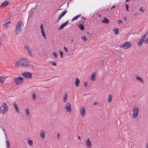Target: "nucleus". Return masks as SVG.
Masks as SVG:
<instances>
[{"label": "nucleus", "instance_id": "8", "mask_svg": "<svg viewBox=\"0 0 148 148\" xmlns=\"http://www.w3.org/2000/svg\"><path fill=\"white\" fill-rule=\"evenodd\" d=\"M65 109L66 110L67 112H68L69 113L71 112V105L70 103H67L65 106Z\"/></svg>", "mask_w": 148, "mask_h": 148}, {"label": "nucleus", "instance_id": "4", "mask_svg": "<svg viewBox=\"0 0 148 148\" xmlns=\"http://www.w3.org/2000/svg\"><path fill=\"white\" fill-rule=\"evenodd\" d=\"M0 110L1 112L3 114L7 112L8 107L6 104L5 102H3V106L0 107Z\"/></svg>", "mask_w": 148, "mask_h": 148}, {"label": "nucleus", "instance_id": "42", "mask_svg": "<svg viewBox=\"0 0 148 148\" xmlns=\"http://www.w3.org/2000/svg\"><path fill=\"white\" fill-rule=\"evenodd\" d=\"M18 65H20V64H19V62H16L15 63V66H17Z\"/></svg>", "mask_w": 148, "mask_h": 148}, {"label": "nucleus", "instance_id": "60", "mask_svg": "<svg viewBox=\"0 0 148 148\" xmlns=\"http://www.w3.org/2000/svg\"><path fill=\"white\" fill-rule=\"evenodd\" d=\"M148 32H147L146 34H144L145 36H146L147 35V34Z\"/></svg>", "mask_w": 148, "mask_h": 148}, {"label": "nucleus", "instance_id": "24", "mask_svg": "<svg viewBox=\"0 0 148 148\" xmlns=\"http://www.w3.org/2000/svg\"><path fill=\"white\" fill-rule=\"evenodd\" d=\"M113 30L115 32L114 33L116 34H119V32L118 28H114Z\"/></svg>", "mask_w": 148, "mask_h": 148}, {"label": "nucleus", "instance_id": "15", "mask_svg": "<svg viewBox=\"0 0 148 148\" xmlns=\"http://www.w3.org/2000/svg\"><path fill=\"white\" fill-rule=\"evenodd\" d=\"M9 4V2L8 1H5L3 2L1 5V7H4L7 6Z\"/></svg>", "mask_w": 148, "mask_h": 148}, {"label": "nucleus", "instance_id": "17", "mask_svg": "<svg viewBox=\"0 0 148 148\" xmlns=\"http://www.w3.org/2000/svg\"><path fill=\"white\" fill-rule=\"evenodd\" d=\"M95 75H96L95 72L93 73L91 75V79L92 81H94L95 80Z\"/></svg>", "mask_w": 148, "mask_h": 148}, {"label": "nucleus", "instance_id": "1", "mask_svg": "<svg viewBox=\"0 0 148 148\" xmlns=\"http://www.w3.org/2000/svg\"><path fill=\"white\" fill-rule=\"evenodd\" d=\"M23 26V24L22 21H19L15 27V34H18L21 31V27Z\"/></svg>", "mask_w": 148, "mask_h": 148}, {"label": "nucleus", "instance_id": "43", "mask_svg": "<svg viewBox=\"0 0 148 148\" xmlns=\"http://www.w3.org/2000/svg\"><path fill=\"white\" fill-rule=\"evenodd\" d=\"M125 5H126V8L127 10V11H129V10H128L129 6H128V5L127 4H126Z\"/></svg>", "mask_w": 148, "mask_h": 148}, {"label": "nucleus", "instance_id": "10", "mask_svg": "<svg viewBox=\"0 0 148 148\" xmlns=\"http://www.w3.org/2000/svg\"><path fill=\"white\" fill-rule=\"evenodd\" d=\"M80 113L81 114L82 116V117H84L85 114V110L84 107L82 106L80 107Z\"/></svg>", "mask_w": 148, "mask_h": 148}, {"label": "nucleus", "instance_id": "37", "mask_svg": "<svg viewBox=\"0 0 148 148\" xmlns=\"http://www.w3.org/2000/svg\"><path fill=\"white\" fill-rule=\"evenodd\" d=\"M0 78H1V77L0 76ZM5 81V79H2L0 78V82L1 83H3Z\"/></svg>", "mask_w": 148, "mask_h": 148}, {"label": "nucleus", "instance_id": "38", "mask_svg": "<svg viewBox=\"0 0 148 148\" xmlns=\"http://www.w3.org/2000/svg\"><path fill=\"white\" fill-rule=\"evenodd\" d=\"M6 143L7 145L8 148H10V142L8 140L6 141Z\"/></svg>", "mask_w": 148, "mask_h": 148}, {"label": "nucleus", "instance_id": "20", "mask_svg": "<svg viewBox=\"0 0 148 148\" xmlns=\"http://www.w3.org/2000/svg\"><path fill=\"white\" fill-rule=\"evenodd\" d=\"M79 27L82 30H84V26L82 24H80L79 25Z\"/></svg>", "mask_w": 148, "mask_h": 148}, {"label": "nucleus", "instance_id": "51", "mask_svg": "<svg viewBox=\"0 0 148 148\" xmlns=\"http://www.w3.org/2000/svg\"><path fill=\"white\" fill-rule=\"evenodd\" d=\"M87 83L86 82H84V86L86 87L87 86Z\"/></svg>", "mask_w": 148, "mask_h": 148}, {"label": "nucleus", "instance_id": "59", "mask_svg": "<svg viewBox=\"0 0 148 148\" xmlns=\"http://www.w3.org/2000/svg\"><path fill=\"white\" fill-rule=\"evenodd\" d=\"M130 0H126L125 2H127L128 1H129Z\"/></svg>", "mask_w": 148, "mask_h": 148}, {"label": "nucleus", "instance_id": "52", "mask_svg": "<svg viewBox=\"0 0 148 148\" xmlns=\"http://www.w3.org/2000/svg\"><path fill=\"white\" fill-rule=\"evenodd\" d=\"M57 137L58 139H59L60 137H59V133H58L57 134Z\"/></svg>", "mask_w": 148, "mask_h": 148}, {"label": "nucleus", "instance_id": "19", "mask_svg": "<svg viewBox=\"0 0 148 148\" xmlns=\"http://www.w3.org/2000/svg\"><path fill=\"white\" fill-rule=\"evenodd\" d=\"M143 41H144L143 40L140 39L138 42V46H139L140 47H141Z\"/></svg>", "mask_w": 148, "mask_h": 148}, {"label": "nucleus", "instance_id": "16", "mask_svg": "<svg viewBox=\"0 0 148 148\" xmlns=\"http://www.w3.org/2000/svg\"><path fill=\"white\" fill-rule=\"evenodd\" d=\"M80 81L79 79L77 78L75 82V84L77 87H78L79 86Z\"/></svg>", "mask_w": 148, "mask_h": 148}, {"label": "nucleus", "instance_id": "12", "mask_svg": "<svg viewBox=\"0 0 148 148\" xmlns=\"http://www.w3.org/2000/svg\"><path fill=\"white\" fill-rule=\"evenodd\" d=\"M43 24H41L40 25V29H41V33H42V35L44 37V38L45 39L46 38V37H45L46 35L45 33V32L44 31V28L43 27Z\"/></svg>", "mask_w": 148, "mask_h": 148}, {"label": "nucleus", "instance_id": "28", "mask_svg": "<svg viewBox=\"0 0 148 148\" xmlns=\"http://www.w3.org/2000/svg\"><path fill=\"white\" fill-rule=\"evenodd\" d=\"M25 111L26 113V114H27L28 115H29V109L26 108L25 110Z\"/></svg>", "mask_w": 148, "mask_h": 148}, {"label": "nucleus", "instance_id": "7", "mask_svg": "<svg viewBox=\"0 0 148 148\" xmlns=\"http://www.w3.org/2000/svg\"><path fill=\"white\" fill-rule=\"evenodd\" d=\"M22 75L25 78H31L32 75L31 73L29 72H25L22 73Z\"/></svg>", "mask_w": 148, "mask_h": 148}, {"label": "nucleus", "instance_id": "34", "mask_svg": "<svg viewBox=\"0 0 148 148\" xmlns=\"http://www.w3.org/2000/svg\"><path fill=\"white\" fill-rule=\"evenodd\" d=\"M59 51L60 52V55L61 57V58H63V53L60 50H59Z\"/></svg>", "mask_w": 148, "mask_h": 148}, {"label": "nucleus", "instance_id": "26", "mask_svg": "<svg viewBox=\"0 0 148 148\" xmlns=\"http://www.w3.org/2000/svg\"><path fill=\"white\" fill-rule=\"evenodd\" d=\"M67 94L66 93L65 94V96L63 98V100L64 101V102H65L67 100Z\"/></svg>", "mask_w": 148, "mask_h": 148}, {"label": "nucleus", "instance_id": "53", "mask_svg": "<svg viewBox=\"0 0 148 148\" xmlns=\"http://www.w3.org/2000/svg\"><path fill=\"white\" fill-rule=\"evenodd\" d=\"M96 15V16H99V17L101 18V15L100 14H97Z\"/></svg>", "mask_w": 148, "mask_h": 148}, {"label": "nucleus", "instance_id": "54", "mask_svg": "<svg viewBox=\"0 0 148 148\" xmlns=\"http://www.w3.org/2000/svg\"><path fill=\"white\" fill-rule=\"evenodd\" d=\"M78 139H79V140H81V139H80V136L79 135V136H78Z\"/></svg>", "mask_w": 148, "mask_h": 148}, {"label": "nucleus", "instance_id": "32", "mask_svg": "<svg viewBox=\"0 0 148 148\" xmlns=\"http://www.w3.org/2000/svg\"><path fill=\"white\" fill-rule=\"evenodd\" d=\"M69 22V21H67L66 22H65L64 23L62 24V25L64 27H65L66 25L68 24Z\"/></svg>", "mask_w": 148, "mask_h": 148}, {"label": "nucleus", "instance_id": "29", "mask_svg": "<svg viewBox=\"0 0 148 148\" xmlns=\"http://www.w3.org/2000/svg\"><path fill=\"white\" fill-rule=\"evenodd\" d=\"M28 143L30 145H32L33 144V142L31 140H28Z\"/></svg>", "mask_w": 148, "mask_h": 148}, {"label": "nucleus", "instance_id": "27", "mask_svg": "<svg viewBox=\"0 0 148 148\" xmlns=\"http://www.w3.org/2000/svg\"><path fill=\"white\" fill-rule=\"evenodd\" d=\"M52 54L55 58H57L58 54L55 52H53L52 53Z\"/></svg>", "mask_w": 148, "mask_h": 148}, {"label": "nucleus", "instance_id": "62", "mask_svg": "<svg viewBox=\"0 0 148 148\" xmlns=\"http://www.w3.org/2000/svg\"><path fill=\"white\" fill-rule=\"evenodd\" d=\"M122 18H124V19H125V18H125V17H123Z\"/></svg>", "mask_w": 148, "mask_h": 148}, {"label": "nucleus", "instance_id": "44", "mask_svg": "<svg viewBox=\"0 0 148 148\" xmlns=\"http://www.w3.org/2000/svg\"><path fill=\"white\" fill-rule=\"evenodd\" d=\"M146 36H145V35H144L141 38V40L144 41V40L145 38L146 37Z\"/></svg>", "mask_w": 148, "mask_h": 148}, {"label": "nucleus", "instance_id": "36", "mask_svg": "<svg viewBox=\"0 0 148 148\" xmlns=\"http://www.w3.org/2000/svg\"><path fill=\"white\" fill-rule=\"evenodd\" d=\"M80 16H81L80 14L77 15L73 17V18H79L80 17Z\"/></svg>", "mask_w": 148, "mask_h": 148}, {"label": "nucleus", "instance_id": "64", "mask_svg": "<svg viewBox=\"0 0 148 148\" xmlns=\"http://www.w3.org/2000/svg\"><path fill=\"white\" fill-rule=\"evenodd\" d=\"M1 43L0 42V47H1Z\"/></svg>", "mask_w": 148, "mask_h": 148}, {"label": "nucleus", "instance_id": "11", "mask_svg": "<svg viewBox=\"0 0 148 148\" xmlns=\"http://www.w3.org/2000/svg\"><path fill=\"white\" fill-rule=\"evenodd\" d=\"M86 143L87 148H90L92 147L91 142L88 138L86 140Z\"/></svg>", "mask_w": 148, "mask_h": 148}, {"label": "nucleus", "instance_id": "3", "mask_svg": "<svg viewBox=\"0 0 148 148\" xmlns=\"http://www.w3.org/2000/svg\"><path fill=\"white\" fill-rule=\"evenodd\" d=\"M14 81L17 85L22 84L23 82V78L21 77H17L14 79Z\"/></svg>", "mask_w": 148, "mask_h": 148}, {"label": "nucleus", "instance_id": "23", "mask_svg": "<svg viewBox=\"0 0 148 148\" xmlns=\"http://www.w3.org/2000/svg\"><path fill=\"white\" fill-rule=\"evenodd\" d=\"M24 48L26 49L28 51V53L30 55H31L32 53L31 51L29 50V49H28V47L27 46H25Z\"/></svg>", "mask_w": 148, "mask_h": 148}, {"label": "nucleus", "instance_id": "39", "mask_svg": "<svg viewBox=\"0 0 148 148\" xmlns=\"http://www.w3.org/2000/svg\"><path fill=\"white\" fill-rule=\"evenodd\" d=\"M144 42L145 44H147L148 43V36H147V37L146 39L144 41Z\"/></svg>", "mask_w": 148, "mask_h": 148}, {"label": "nucleus", "instance_id": "48", "mask_svg": "<svg viewBox=\"0 0 148 148\" xmlns=\"http://www.w3.org/2000/svg\"><path fill=\"white\" fill-rule=\"evenodd\" d=\"M139 10H140V11L142 12H144V10H143V9L142 8V7L140 8Z\"/></svg>", "mask_w": 148, "mask_h": 148}, {"label": "nucleus", "instance_id": "25", "mask_svg": "<svg viewBox=\"0 0 148 148\" xmlns=\"http://www.w3.org/2000/svg\"><path fill=\"white\" fill-rule=\"evenodd\" d=\"M40 136L41 138H45V134L44 132L43 131H41Z\"/></svg>", "mask_w": 148, "mask_h": 148}, {"label": "nucleus", "instance_id": "45", "mask_svg": "<svg viewBox=\"0 0 148 148\" xmlns=\"http://www.w3.org/2000/svg\"><path fill=\"white\" fill-rule=\"evenodd\" d=\"M64 27L62 25H61L60 26V27L58 28V29H63Z\"/></svg>", "mask_w": 148, "mask_h": 148}, {"label": "nucleus", "instance_id": "49", "mask_svg": "<svg viewBox=\"0 0 148 148\" xmlns=\"http://www.w3.org/2000/svg\"><path fill=\"white\" fill-rule=\"evenodd\" d=\"M125 23H128L129 22V19H124Z\"/></svg>", "mask_w": 148, "mask_h": 148}, {"label": "nucleus", "instance_id": "41", "mask_svg": "<svg viewBox=\"0 0 148 148\" xmlns=\"http://www.w3.org/2000/svg\"><path fill=\"white\" fill-rule=\"evenodd\" d=\"M82 38L83 40L84 41L87 40V39H86V37L85 36H82Z\"/></svg>", "mask_w": 148, "mask_h": 148}, {"label": "nucleus", "instance_id": "2", "mask_svg": "<svg viewBox=\"0 0 148 148\" xmlns=\"http://www.w3.org/2000/svg\"><path fill=\"white\" fill-rule=\"evenodd\" d=\"M30 63V61L27 60L21 59L19 60V64L20 65L24 67H27L30 66L29 64Z\"/></svg>", "mask_w": 148, "mask_h": 148}, {"label": "nucleus", "instance_id": "47", "mask_svg": "<svg viewBox=\"0 0 148 148\" xmlns=\"http://www.w3.org/2000/svg\"><path fill=\"white\" fill-rule=\"evenodd\" d=\"M64 49L65 52H67L68 51V49L66 47H64Z\"/></svg>", "mask_w": 148, "mask_h": 148}, {"label": "nucleus", "instance_id": "63", "mask_svg": "<svg viewBox=\"0 0 148 148\" xmlns=\"http://www.w3.org/2000/svg\"><path fill=\"white\" fill-rule=\"evenodd\" d=\"M103 18H107L106 17H104Z\"/></svg>", "mask_w": 148, "mask_h": 148}, {"label": "nucleus", "instance_id": "61", "mask_svg": "<svg viewBox=\"0 0 148 148\" xmlns=\"http://www.w3.org/2000/svg\"><path fill=\"white\" fill-rule=\"evenodd\" d=\"M83 18V19H84V18H84V17H83L82 18Z\"/></svg>", "mask_w": 148, "mask_h": 148}, {"label": "nucleus", "instance_id": "40", "mask_svg": "<svg viewBox=\"0 0 148 148\" xmlns=\"http://www.w3.org/2000/svg\"><path fill=\"white\" fill-rule=\"evenodd\" d=\"M32 97V98L33 99H34V100H36V99H35L36 98V94L35 93H33Z\"/></svg>", "mask_w": 148, "mask_h": 148}, {"label": "nucleus", "instance_id": "22", "mask_svg": "<svg viewBox=\"0 0 148 148\" xmlns=\"http://www.w3.org/2000/svg\"><path fill=\"white\" fill-rule=\"evenodd\" d=\"M112 100V97L110 95H109L108 97V102H110Z\"/></svg>", "mask_w": 148, "mask_h": 148}, {"label": "nucleus", "instance_id": "56", "mask_svg": "<svg viewBox=\"0 0 148 148\" xmlns=\"http://www.w3.org/2000/svg\"><path fill=\"white\" fill-rule=\"evenodd\" d=\"M115 7V6L114 5H113L111 8V9H112V8H114Z\"/></svg>", "mask_w": 148, "mask_h": 148}, {"label": "nucleus", "instance_id": "55", "mask_svg": "<svg viewBox=\"0 0 148 148\" xmlns=\"http://www.w3.org/2000/svg\"><path fill=\"white\" fill-rule=\"evenodd\" d=\"M98 103L97 102H95L94 103V105H95L96 104H98Z\"/></svg>", "mask_w": 148, "mask_h": 148}, {"label": "nucleus", "instance_id": "30", "mask_svg": "<svg viewBox=\"0 0 148 148\" xmlns=\"http://www.w3.org/2000/svg\"><path fill=\"white\" fill-rule=\"evenodd\" d=\"M69 22V21H67L66 22H65L64 23L62 24V25L64 27H65L66 25L68 24Z\"/></svg>", "mask_w": 148, "mask_h": 148}, {"label": "nucleus", "instance_id": "14", "mask_svg": "<svg viewBox=\"0 0 148 148\" xmlns=\"http://www.w3.org/2000/svg\"><path fill=\"white\" fill-rule=\"evenodd\" d=\"M66 12L67 11L66 10H65L62 12H61V13L58 16V18H61L62 17V16H63L65 14Z\"/></svg>", "mask_w": 148, "mask_h": 148}, {"label": "nucleus", "instance_id": "50", "mask_svg": "<svg viewBox=\"0 0 148 148\" xmlns=\"http://www.w3.org/2000/svg\"><path fill=\"white\" fill-rule=\"evenodd\" d=\"M3 132H4V134H5V138H7V137H6V134H5V131H5V129H4V128H3Z\"/></svg>", "mask_w": 148, "mask_h": 148}, {"label": "nucleus", "instance_id": "46", "mask_svg": "<svg viewBox=\"0 0 148 148\" xmlns=\"http://www.w3.org/2000/svg\"><path fill=\"white\" fill-rule=\"evenodd\" d=\"M117 23L119 24H120L123 23V21L120 20H119L118 21Z\"/></svg>", "mask_w": 148, "mask_h": 148}, {"label": "nucleus", "instance_id": "35", "mask_svg": "<svg viewBox=\"0 0 148 148\" xmlns=\"http://www.w3.org/2000/svg\"><path fill=\"white\" fill-rule=\"evenodd\" d=\"M51 63L52 64V65L56 66H57V64L55 61H51Z\"/></svg>", "mask_w": 148, "mask_h": 148}, {"label": "nucleus", "instance_id": "6", "mask_svg": "<svg viewBox=\"0 0 148 148\" xmlns=\"http://www.w3.org/2000/svg\"><path fill=\"white\" fill-rule=\"evenodd\" d=\"M131 46L132 44L129 42H127L123 45H120L119 47L124 49H127Z\"/></svg>", "mask_w": 148, "mask_h": 148}, {"label": "nucleus", "instance_id": "21", "mask_svg": "<svg viewBox=\"0 0 148 148\" xmlns=\"http://www.w3.org/2000/svg\"><path fill=\"white\" fill-rule=\"evenodd\" d=\"M136 79L139 81L140 82H144V81L141 78L139 77L138 76H136Z\"/></svg>", "mask_w": 148, "mask_h": 148}, {"label": "nucleus", "instance_id": "57", "mask_svg": "<svg viewBox=\"0 0 148 148\" xmlns=\"http://www.w3.org/2000/svg\"><path fill=\"white\" fill-rule=\"evenodd\" d=\"M77 19H72L71 21H75V20H77Z\"/></svg>", "mask_w": 148, "mask_h": 148}, {"label": "nucleus", "instance_id": "18", "mask_svg": "<svg viewBox=\"0 0 148 148\" xmlns=\"http://www.w3.org/2000/svg\"><path fill=\"white\" fill-rule=\"evenodd\" d=\"M101 21L103 23H105L106 24L108 23L109 21V19H103L102 20H101Z\"/></svg>", "mask_w": 148, "mask_h": 148}, {"label": "nucleus", "instance_id": "33", "mask_svg": "<svg viewBox=\"0 0 148 148\" xmlns=\"http://www.w3.org/2000/svg\"><path fill=\"white\" fill-rule=\"evenodd\" d=\"M69 22V21H67L66 22H65L64 23L62 24V25L64 27H65L66 25L68 24Z\"/></svg>", "mask_w": 148, "mask_h": 148}, {"label": "nucleus", "instance_id": "5", "mask_svg": "<svg viewBox=\"0 0 148 148\" xmlns=\"http://www.w3.org/2000/svg\"><path fill=\"white\" fill-rule=\"evenodd\" d=\"M132 117L135 119L138 116L139 112V109L138 107L135 106L134 107Z\"/></svg>", "mask_w": 148, "mask_h": 148}, {"label": "nucleus", "instance_id": "9", "mask_svg": "<svg viewBox=\"0 0 148 148\" xmlns=\"http://www.w3.org/2000/svg\"><path fill=\"white\" fill-rule=\"evenodd\" d=\"M11 23L10 21H8L5 22L4 23H3L2 26L4 29H7L8 28L10 24Z\"/></svg>", "mask_w": 148, "mask_h": 148}, {"label": "nucleus", "instance_id": "58", "mask_svg": "<svg viewBox=\"0 0 148 148\" xmlns=\"http://www.w3.org/2000/svg\"><path fill=\"white\" fill-rule=\"evenodd\" d=\"M146 148H148V142L147 144V147Z\"/></svg>", "mask_w": 148, "mask_h": 148}, {"label": "nucleus", "instance_id": "31", "mask_svg": "<svg viewBox=\"0 0 148 148\" xmlns=\"http://www.w3.org/2000/svg\"><path fill=\"white\" fill-rule=\"evenodd\" d=\"M69 22V21H67L66 22H65L64 23L62 24V25L64 27H65L66 25L68 24Z\"/></svg>", "mask_w": 148, "mask_h": 148}, {"label": "nucleus", "instance_id": "13", "mask_svg": "<svg viewBox=\"0 0 148 148\" xmlns=\"http://www.w3.org/2000/svg\"><path fill=\"white\" fill-rule=\"evenodd\" d=\"M13 104L14 106L15 109L16 111V112H17L18 114H19V109H18V107L17 106V104L16 103V102H14L13 103Z\"/></svg>", "mask_w": 148, "mask_h": 148}]
</instances>
